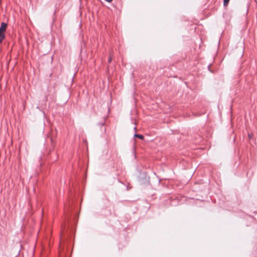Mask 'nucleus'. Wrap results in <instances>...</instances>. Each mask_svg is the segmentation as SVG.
<instances>
[{"label":"nucleus","instance_id":"obj_7","mask_svg":"<svg viewBox=\"0 0 257 257\" xmlns=\"http://www.w3.org/2000/svg\"><path fill=\"white\" fill-rule=\"evenodd\" d=\"M57 158H58L57 156H55L54 157V158H51V161L53 162H55V161H56L57 160Z\"/></svg>","mask_w":257,"mask_h":257},{"label":"nucleus","instance_id":"obj_10","mask_svg":"<svg viewBox=\"0 0 257 257\" xmlns=\"http://www.w3.org/2000/svg\"><path fill=\"white\" fill-rule=\"evenodd\" d=\"M112 61V58L111 57H110L109 58H108V63H110Z\"/></svg>","mask_w":257,"mask_h":257},{"label":"nucleus","instance_id":"obj_13","mask_svg":"<svg viewBox=\"0 0 257 257\" xmlns=\"http://www.w3.org/2000/svg\"><path fill=\"white\" fill-rule=\"evenodd\" d=\"M106 2L111 3L113 0H104Z\"/></svg>","mask_w":257,"mask_h":257},{"label":"nucleus","instance_id":"obj_12","mask_svg":"<svg viewBox=\"0 0 257 257\" xmlns=\"http://www.w3.org/2000/svg\"><path fill=\"white\" fill-rule=\"evenodd\" d=\"M52 152L54 154L55 153L53 151H50V153H49V156H50L51 157H51V153H52Z\"/></svg>","mask_w":257,"mask_h":257},{"label":"nucleus","instance_id":"obj_1","mask_svg":"<svg viewBox=\"0 0 257 257\" xmlns=\"http://www.w3.org/2000/svg\"><path fill=\"white\" fill-rule=\"evenodd\" d=\"M74 235H61L59 257H70L74 243Z\"/></svg>","mask_w":257,"mask_h":257},{"label":"nucleus","instance_id":"obj_2","mask_svg":"<svg viewBox=\"0 0 257 257\" xmlns=\"http://www.w3.org/2000/svg\"><path fill=\"white\" fill-rule=\"evenodd\" d=\"M139 175L138 176V181L142 185H149L150 184V177L146 172H143L140 169H137Z\"/></svg>","mask_w":257,"mask_h":257},{"label":"nucleus","instance_id":"obj_8","mask_svg":"<svg viewBox=\"0 0 257 257\" xmlns=\"http://www.w3.org/2000/svg\"><path fill=\"white\" fill-rule=\"evenodd\" d=\"M229 3V2L226 1H223V5L224 6H227Z\"/></svg>","mask_w":257,"mask_h":257},{"label":"nucleus","instance_id":"obj_3","mask_svg":"<svg viewBox=\"0 0 257 257\" xmlns=\"http://www.w3.org/2000/svg\"><path fill=\"white\" fill-rule=\"evenodd\" d=\"M7 24L5 22H2L1 25L0 27V31L2 32H6L7 27Z\"/></svg>","mask_w":257,"mask_h":257},{"label":"nucleus","instance_id":"obj_5","mask_svg":"<svg viewBox=\"0 0 257 257\" xmlns=\"http://www.w3.org/2000/svg\"><path fill=\"white\" fill-rule=\"evenodd\" d=\"M134 138H138L141 140H143L144 139V136L142 135H140L137 133H135L134 136Z\"/></svg>","mask_w":257,"mask_h":257},{"label":"nucleus","instance_id":"obj_6","mask_svg":"<svg viewBox=\"0 0 257 257\" xmlns=\"http://www.w3.org/2000/svg\"><path fill=\"white\" fill-rule=\"evenodd\" d=\"M104 123H105V122L104 121H103V122H99L98 123V125L100 126H104Z\"/></svg>","mask_w":257,"mask_h":257},{"label":"nucleus","instance_id":"obj_9","mask_svg":"<svg viewBox=\"0 0 257 257\" xmlns=\"http://www.w3.org/2000/svg\"><path fill=\"white\" fill-rule=\"evenodd\" d=\"M208 70L211 73H214V72L210 69V65H208Z\"/></svg>","mask_w":257,"mask_h":257},{"label":"nucleus","instance_id":"obj_11","mask_svg":"<svg viewBox=\"0 0 257 257\" xmlns=\"http://www.w3.org/2000/svg\"><path fill=\"white\" fill-rule=\"evenodd\" d=\"M248 136L249 139H251L252 138V135L248 134Z\"/></svg>","mask_w":257,"mask_h":257},{"label":"nucleus","instance_id":"obj_4","mask_svg":"<svg viewBox=\"0 0 257 257\" xmlns=\"http://www.w3.org/2000/svg\"><path fill=\"white\" fill-rule=\"evenodd\" d=\"M5 38V32L0 31V43L2 42Z\"/></svg>","mask_w":257,"mask_h":257}]
</instances>
